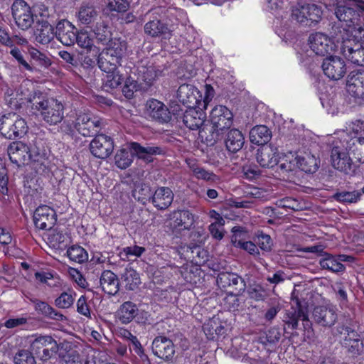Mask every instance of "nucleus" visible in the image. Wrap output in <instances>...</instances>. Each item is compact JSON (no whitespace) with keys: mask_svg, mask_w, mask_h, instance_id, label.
I'll use <instances>...</instances> for the list:
<instances>
[{"mask_svg":"<svg viewBox=\"0 0 364 364\" xmlns=\"http://www.w3.org/2000/svg\"><path fill=\"white\" fill-rule=\"evenodd\" d=\"M338 332L344 336L343 346L353 355H359L363 350V342L358 333L349 326H339Z\"/></svg>","mask_w":364,"mask_h":364,"instance_id":"18","label":"nucleus"},{"mask_svg":"<svg viewBox=\"0 0 364 364\" xmlns=\"http://www.w3.org/2000/svg\"><path fill=\"white\" fill-rule=\"evenodd\" d=\"M335 15L346 28L341 29L338 26L332 27L331 35L334 38L335 32L340 37L345 33H351L358 28H364L359 24L360 17L364 14V1L334 0Z\"/></svg>","mask_w":364,"mask_h":364,"instance_id":"1","label":"nucleus"},{"mask_svg":"<svg viewBox=\"0 0 364 364\" xmlns=\"http://www.w3.org/2000/svg\"><path fill=\"white\" fill-rule=\"evenodd\" d=\"M122 283L127 290L133 291L141 284L139 274L132 268H126L121 275Z\"/></svg>","mask_w":364,"mask_h":364,"instance_id":"40","label":"nucleus"},{"mask_svg":"<svg viewBox=\"0 0 364 364\" xmlns=\"http://www.w3.org/2000/svg\"><path fill=\"white\" fill-rule=\"evenodd\" d=\"M137 82L132 77H129L126 79L122 87V93L127 98H132L134 92L137 90Z\"/></svg>","mask_w":364,"mask_h":364,"instance_id":"54","label":"nucleus"},{"mask_svg":"<svg viewBox=\"0 0 364 364\" xmlns=\"http://www.w3.org/2000/svg\"><path fill=\"white\" fill-rule=\"evenodd\" d=\"M205 118V113L201 109H197L196 107H188L181 117L186 127L192 130L199 129V132L203 129Z\"/></svg>","mask_w":364,"mask_h":364,"instance_id":"24","label":"nucleus"},{"mask_svg":"<svg viewBox=\"0 0 364 364\" xmlns=\"http://www.w3.org/2000/svg\"><path fill=\"white\" fill-rule=\"evenodd\" d=\"M101 125V119L89 113H80L73 123V127L83 136L96 134Z\"/></svg>","mask_w":364,"mask_h":364,"instance_id":"11","label":"nucleus"},{"mask_svg":"<svg viewBox=\"0 0 364 364\" xmlns=\"http://www.w3.org/2000/svg\"><path fill=\"white\" fill-rule=\"evenodd\" d=\"M31 301L34 304L35 310L44 316L59 321H63L67 319L65 316L55 310L47 302L36 299H31Z\"/></svg>","mask_w":364,"mask_h":364,"instance_id":"34","label":"nucleus"},{"mask_svg":"<svg viewBox=\"0 0 364 364\" xmlns=\"http://www.w3.org/2000/svg\"><path fill=\"white\" fill-rule=\"evenodd\" d=\"M312 319L321 326L331 327L337 320V314L333 307L318 306L313 310Z\"/></svg>","mask_w":364,"mask_h":364,"instance_id":"20","label":"nucleus"},{"mask_svg":"<svg viewBox=\"0 0 364 364\" xmlns=\"http://www.w3.org/2000/svg\"><path fill=\"white\" fill-rule=\"evenodd\" d=\"M75 293L71 289L62 292L55 299L54 304L59 309H68L71 307L75 301Z\"/></svg>","mask_w":364,"mask_h":364,"instance_id":"43","label":"nucleus"},{"mask_svg":"<svg viewBox=\"0 0 364 364\" xmlns=\"http://www.w3.org/2000/svg\"><path fill=\"white\" fill-rule=\"evenodd\" d=\"M36 40L41 44L49 43L55 36L54 28L47 21H42L36 31Z\"/></svg>","mask_w":364,"mask_h":364,"instance_id":"39","label":"nucleus"},{"mask_svg":"<svg viewBox=\"0 0 364 364\" xmlns=\"http://www.w3.org/2000/svg\"><path fill=\"white\" fill-rule=\"evenodd\" d=\"M272 138V132L264 125H257L251 129L250 140L257 145H264L268 143Z\"/></svg>","mask_w":364,"mask_h":364,"instance_id":"35","label":"nucleus"},{"mask_svg":"<svg viewBox=\"0 0 364 364\" xmlns=\"http://www.w3.org/2000/svg\"><path fill=\"white\" fill-rule=\"evenodd\" d=\"M232 232L233 234L232 235L231 242L235 247H240L242 245V242L247 241V232L237 227L232 228Z\"/></svg>","mask_w":364,"mask_h":364,"instance_id":"56","label":"nucleus"},{"mask_svg":"<svg viewBox=\"0 0 364 364\" xmlns=\"http://www.w3.org/2000/svg\"><path fill=\"white\" fill-rule=\"evenodd\" d=\"M97 64L100 69L104 73L114 71L122 65L120 62L111 58L103 52H101L99 54Z\"/></svg>","mask_w":364,"mask_h":364,"instance_id":"42","label":"nucleus"},{"mask_svg":"<svg viewBox=\"0 0 364 364\" xmlns=\"http://www.w3.org/2000/svg\"><path fill=\"white\" fill-rule=\"evenodd\" d=\"M145 252L143 247L133 245L123 248L119 252V256L124 261L132 260L133 258L140 257Z\"/></svg>","mask_w":364,"mask_h":364,"instance_id":"46","label":"nucleus"},{"mask_svg":"<svg viewBox=\"0 0 364 364\" xmlns=\"http://www.w3.org/2000/svg\"><path fill=\"white\" fill-rule=\"evenodd\" d=\"M346 149L352 156L353 160L355 159L357 162L364 163V137L352 136L348 132Z\"/></svg>","mask_w":364,"mask_h":364,"instance_id":"28","label":"nucleus"},{"mask_svg":"<svg viewBox=\"0 0 364 364\" xmlns=\"http://www.w3.org/2000/svg\"><path fill=\"white\" fill-rule=\"evenodd\" d=\"M129 4L125 0H109L108 7L111 11L124 12L129 9Z\"/></svg>","mask_w":364,"mask_h":364,"instance_id":"60","label":"nucleus"},{"mask_svg":"<svg viewBox=\"0 0 364 364\" xmlns=\"http://www.w3.org/2000/svg\"><path fill=\"white\" fill-rule=\"evenodd\" d=\"M30 349L41 360H48L58 351V345L50 336H41L31 341Z\"/></svg>","mask_w":364,"mask_h":364,"instance_id":"10","label":"nucleus"},{"mask_svg":"<svg viewBox=\"0 0 364 364\" xmlns=\"http://www.w3.org/2000/svg\"><path fill=\"white\" fill-rule=\"evenodd\" d=\"M248 294L251 299L256 301H262L266 297L264 289L259 284L251 285L248 290Z\"/></svg>","mask_w":364,"mask_h":364,"instance_id":"55","label":"nucleus"},{"mask_svg":"<svg viewBox=\"0 0 364 364\" xmlns=\"http://www.w3.org/2000/svg\"><path fill=\"white\" fill-rule=\"evenodd\" d=\"M257 161L264 168H272L278 163L277 156L273 147L262 146L257 153Z\"/></svg>","mask_w":364,"mask_h":364,"instance_id":"32","label":"nucleus"},{"mask_svg":"<svg viewBox=\"0 0 364 364\" xmlns=\"http://www.w3.org/2000/svg\"><path fill=\"white\" fill-rule=\"evenodd\" d=\"M173 199L172 191L168 187H161L153 195L152 203L158 209L164 210L171 204Z\"/></svg>","mask_w":364,"mask_h":364,"instance_id":"33","label":"nucleus"},{"mask_svg":"<svg viewBox=\"0 0 364 364\" xmlns=\"http://www.w3.org/2000/svg\"><path fill=\"white\" fill-rule=\"evenodd\" d=\"M279 168L281 170L285 172L292 171H294L296 168H299L297 156L295 157L287 156L284 158L279 164Z\"/></svg>","mask_w":364,"mask_h":364,"instance_id":"58","label":"nucleus"},{"mask_svg":"<svg viewBox=\"0 0 364 364\" xmlns=\"http://www.w3.org/2000/svg\"><path fill=\"white\" fill-rule=\"evenodd\" d=\"M106 76L105 78L104 87L105 88L114 89L118 87L122 82L124 77L119 73L118 69L109 73H105Z\"/></svg>","mask_w":364,"mask_h":364,"instance_id":"49","label":"nucleus"},{"mask_svg":"<svg viewBox=\"0 0 364 364\" xmlns=\"http://www.w3.org/2000/svg\"><path fill=\"white\" fill-rule=\"evenodd\" d=\"M99 16L98 11L92 5H82L78 12V20L82 24H90L97 20Z\"/></svg>","mask_w":364,"mask_h":364,"instance_id":"41","label":"nucleus"},{"mask_svg":"<svg viewBox=\"0 0 364 364\" xmlns=\"http://www.w3.org/2000/svg\"><path fill=\"white\" fill-rule=\"evenodd\" d=\"M233 115L230 109L223 105L215 106L210 115V126L205 125L200 131V135L206 141L215 143L219 140L223 132L230 128Z\"/></svg>","mask_w":364,"mask_h":364,"instance_id":"3","label":"nucleus"},{"mask_svg":"<svg viewBox=\"0 0 364 364\" xmlns=\"http://www.w3.org/2000/svg\"><path fill=\"white\" fill-rule=\"evenodd\" d=\"M186 164L194 177L207 181L215 182L218 180V176L212 171H207L199 165L194 159H186Z\"/></svg>","mask_w":364,"mask_h":364,"instance_id":"36","label":"nucleus"},{"mask_svg":"<svg viewBox=\"0 0 364 364\" xmlns=\"http://www.w3.org/2000/svg\"><path fill=\"white\" fill-rule=\"evenodd\" d=\"M139 77L147 85H151L156 77V71L152 66H141L138 68Z\"/></svg>","mask_w":364,"mask_h":364,"instance_id":"51","label":"nucleus"},{"mask_svg":"<svg viewBox=\"0 0 364 364\" xmlns=\"http://www.w3.org/2000/svg\"><path fill=\"white\" fill-rule=\"evenodd\" d=\"M100 282L102 290L109 295H115L119 289L117 276L110 270L102 272Z\"/></svg>","mask_w":364,"mask_h":364,"instance_id":"29","label":"nucleus"},{"mask_svg":"<svg viewBox=\"0 0 364 364\" xmlns=\"http://www.w3.org/2000/svg\"><path fill=\"white\" fill-rule=\"evenodd\" d=\"M242 172L246 178L252 180L260 175L259 170L255 166H245L242 168Z\"/></svg>","mask_w":364,"mask_h":364,"instance_id":"64","label":"nucleus"},{"mask_svg":"<svg viewBox=\"0 0 364 364\" xmlns=\"http://www.w3.org/2000/svg\"><path fill=\"white\" fill-rule=\"evenodd\" d=\"M152 351L158 358L169 360L175 354L173 341L164 336H158L152 342Z\"/></svg>","mask_w":364,"mask_h":364,"instance_id":"21","label":"nucleus"},{"mask_svg":"<svg viewBox=\"0 0 364 364\" xmlns=\"http://www.w3.org/2000/svg\"><path fill=\"white\" fill-rule=\"evenodd\" d=\"M167 27L159 20H153L147 22L144 26V31L148 35L156 37L166 32Z\"/></svg>","mask_w":364,"mask_h":364,"instance_id":"47","label":"nucleus"},{"mask_svg":"<svg viewBox=\"0 0 364 364\" xmlns=\"http://www.w3.org/2000/svg\"><path fill=\"white\" fill-rule=\"evenodd\" d=\"M32 351L27 350H19L14 356L15 364H36V360Z\"/></svg>","mask_w":364,"mask_h":364,"instance_id":"53","label":"nucleus"},{"mask_svg":"<svg viewBox=\"0 0 364 364\" xmlns=\"http://www.w3.org/2000/svg\"><path fill=\"white\" fill-rule=\"evenodd\" d=\"M55 34L56 38L65 46H70L75 43L77 33L68 21L63 20L58 23Z\"/></svg>","mask_w":364,"mask_h":364,"instance_id":"25","label":"nucleus"},{"mask_svg":"<svg viewBox=\"0 0 364 364\" xmlns=\"http://www.w3.org/2000/svg\"><path fill=\"white\" fill-rule=\"evenodd\" d=\"M75 42L80 48L87 50H90L94 45L91 35L87 31L83 30L77 33Z\"/></svg>","mask_w":364,"mask_h":364,"instance_id":"50","label":"nucleus"},{"mask_svg":"<svg viewBox=\"0 0 364 364\" xmlns=\"http://www.w3.org/2000/svg\"><path fill=\"white\" fill-rule=\"evenodd\" d=\"M162 152L161 149L159 146H142L139 143L132 142L129 144V149L123 148L116 153L114 161L118 168L125 169L132 163L134 155L139 159L151 161L153 155L161 154Z\"/></svg>","mask_w":364,"mask_h":364,"instance_id":"4","label":"nucleus"},{"mask_svg":"<svg viewBox=\"0 0 364 364\" xmlns=\"http://www.w3.org/2000/svg\"><path fill=\"white\" fill-rule=\"evenodd\" d=\"M8 154L11 162L17 166L38 161L37 156L31 154L29 147L21 141L11 143L8 148Z\"/></svg>","mask_w":364,"mask_h":364,"instance_id":"13","label":"nucleus"},{"mask_svg":"<svg viewBox=\"0 0 364 364\" xmlns=\"http://www.w3.org/2000/svg\"><path fill=\"white\" fill-rule=\"evenodd\" d=\"M28 128L26 121L16 113H9L0 119V132L6 139L21 137Z\"/></svg>","mask_w":364,"mask_h":364,"instance_id":"7","label":"nucleus"},{"mask_svg":"<svg viewBox=\"0 0 364 364\" xmlns=\"http://www.w3.org/2000/svg\"><path fill=\"white\" fill-rule=\"evenodd\" d=\"M321 6L314 4L298 3L291 9V17L296 22L307 26L318 23L322 18Z\"/></svg>","mask_w":364,"mask_h":364,"instance_id":"8","label":"nucleus"},{"mask_svg":"<svg viewBox=\"0 0 364 364\" xmlns=\"http://www.w3.org/2000/svg\"><path fill=\"white\" fill-rule=\"evenodd\" d=\"M347 90L355 97H364V71L350 73L347 81Z\"/></svg>","mask_w":364,"mask_h":364,"instance_id":"27","label":"nucleus"},{"mask_svg":"<svg viewBox=\"0 0 364 364\" xmlns=\"http://www.w3.org/2000/svg\"><path fill=\"white\" fill-rule=\"evenodd\" d=\"M299 320L302 321L303 326L305 330L311 328V321L309 319L308 315L294 291L291 294V306L289 309L287 310L284 321L285 324L287 325L288 328L294 330L298 328Z\"/></svg>","mask_w":364,"mask_h":364,"instance_id":"9","label":"nucleus"},{"mask_svg":"<svg viewBox=\"0 0 364 364\" xmlns=\"http://www.w3.org/2000/svg\"><path fill=\"white\" fill-rule=\"evenodd\" d=\"M179 102L187 107H196L200 103L202 95L200 91L193 85L183 84L180 85L176 92Z\"/></svg>","mask_w":364,"mask_h":364,"instance_id":"19","label":"nucleus"},{"mask_svg":"<svg viewBox=\"0 0 364 364\" xmlns=\"http://www.w3.org/2000/svg\"><path fill=\"white\" fill-rule=\"evenodd\" d=\"M77 311L84 316L90 318L91 311L85 296H81L77 301Z\"/></svg>","mask_w":364,"mask_h":364,"instance_id":"59","label":"nucleus"},{"mask_svg":"<svg viewBox=\"0 0 364 364\" xmlns=\"http://www.w3.org/2000/svg\"><path fill=\"white\" fill-rule=\"evenodd\" d=\"M321 67L324 74L333 80L341 79L346 73V63L339 56L330 55L326 58Z\"/></svg>","mask_w":364,"mask_h":364,"instance_id":"14","label":"nucleus"},{"mask_svg":"<svg viewBox=\"0 0 364 364\" xmlns=\"http://www.w3.org/2000/svg\"><path fill=\"white\" fill-rule=\"evenodd\" d=\"M259 247L264 251H269L271 250L272 242L269 235L266 234H261L257 236V241Z\"/></svg>","mask_w":364,"mask_h":364,"instance_id":"63","label":"nucleus"},{"mask_svg":"<svg viewBox=\"0 0 364 364\" xmlns=\"http://www.w3.org/2000/svg\"><path fill=\"white\" fill-rule=\"evenodd\" d=\"M225 143L229 151L235 153L242 148L245 138L240 131L232 129L228 133Z\"/></svg>","mask_w":364,"mask_h":364,"instance_id":"37","label":"nucleus"},{"mask_svg":"<svg viewBox=\"0 0 364 364\" xmlns=\"http://www.w3.org/2000/svg\"><path fill=\"white\" fill-rule=\"evenodd\" d=\"M309 45L311 49L319 55H325L333 50V43L325 34L316 33L309 36Z\"/></svg>","mask_w":364,"mask_h":364,"instance_id":"23","label":"nucleus"},{"mask_svg":"<svg viewBox=\"0 0 364 364\" xmlns=\"http://www.w3.org/2000/svg\"><path fill=\"white\" fill-rule=\"evenodd\" d=\"M122 336L129 340L132 345L133 350L137 355H141L143 353L141 345L137 338L134 336L129 331L123 330L122 332Z\"/></svg>","mask_w":364,"mask_h":364,"instance_id":"57","label":"nucleus"},{"mask_svg":"<svg viewBox=\"0 0 364 364\" xmlns=\"http://www.w3.org/2000/svg\"><path fill=\"white\" fill-rule=\"evenodd\" d=\"M193 223V215L188 210L173 211L169 215L168 225L173 230H189Z\"/></svg>","mask_w":364,"mask_h":364,"instance_id":"22","label":"nucleus"},{"mask_svg":"<svg viewBox=\"0 0 364 364\" xmlns=\"http://www.w3.org/2000/svg\"><path fill=\"white\" fill-rule=\"evenodd\" d=\"M335 40L341 43V52L351 63L364 66V28H358L340 37L335 32Z\"/></svg>","mask_w":364,"mask_h":364,"instance_id":"2","label":"nucleus"},{"mask_svg":"<svg viewBox=\"0 0 364 364\" xmlns=\"http://www.w3.org/2000/svg\"><path fill=\"white\" fill-rule=\"evenodd\" d=\"M106 44V48L124 56L127 51V42L125 41L120 38H111Z\"/></svg>","mask_w":364,"mask_h":364,"instance_id":"52","label":"nucleus"},{"mask_svg":"<svg viewBox=\"0 0 364 364\" xmlns=\"http://www.w3.org/2000/svg\"><path fill=\"white\" fill-rule=\"evenodd\" d=\"M139 313L137 306L132 301L124 302L117 311V318L122 324L131 323Z\"/></svg>","mask_w":364,"mask_h":364,"instance_id":"31","label":"nucleus"},{"mask_svg":"<svg viewBox=\"0 0 364 364\" xmlns=\"http://www.w3.org/2000/svg\"><path fill=\"white\" fill-rule=\"evenodd\" d=\"M149 116L159 122H168L171 119V112L161 102L152 99L147 102Z\"/></svg>","mask_w":364,"mask_h":364,"instance_id":"26","label":"nucleus"},{"mask_svg":"<svg viewBox=\"0 0 364 364\" xmlns=\"http://www.w3.org/2000/svg\"><path fill=\"white\" fill-rule=\"evenodd\" d=\"M32 103L33 107L41 112L43 119L50 125H55L64 118V106L55 99L33 97Z\"/></svg>","mask_w":364,"mask_h":364,"instance_id":"6","label":"nucleus"},{"mask_svg":"<svg viewBox=\"0 0 364 364\" xmlns=\"http://www.w3.org/2000/svg\"><path fill=\"white\" fill-rule=\"evenodd\" d=\"M296 156L299 168L301 171L306 173H313L318 170L319 160L310 151L301 152Z\"/></svg>","mask_w":364,"mask_h":364,"instance_id":"30","label":"nucleus"},{"mask_svg":"<svg viewBox=\"0 0 364 364\" xmlns=\"http://www.w3.org/2000/svg\"><path fill=\"white\" fill-rule=\"evenodd\" d=\"M11 50H10V54L13 58L16 59L18 63L22 65L25 69L28 70H31V67L29 64L25 60L23 55L21 51L17 47H11Z\"/></svg>","mask_w":364,"mask_h":364,"instance_id":"62","label":"nucleus"},{"mask_svg":"<svg viewBox=\"0 0 364 364\" xmlns=\"http://www.w3.org/2000/svg\"><path fill=\"white\" fill-rule=\"evenodd\" d=\"M362 196L358 191L338 192L333 195L336 200L341 203H357Z\"/></svg>","mask_w":364,"mask_h":364,"instance_id":"48","label":"nucleus"},{"mask_svg":"<svg viewBox=\"0 0 364 364\" xmlns=\"http://www.w3.org/2000/svg\"><path fill=\"white\" fill-rule=\"evenodd\" d=\"M322 257L319 260V264L323 269H327L333 273L343 272L345 270V266L339 262L336 256L332 255L327 252L322 255Z\"/></svg>","mask_w":364,"mask_h":364,"instance_id":"38","label":"nucleus"},{"mask_svg":"<svg viewBox=\"0 0 364 364\" xmlns=\"http://www.w3.org/2000/svg\"><path fill=\"white\" fill-rule=\"evenodd\" d=\"M216 327L217 319L215 318L210 319L204 323L203 329L208 339L212 340L215 338Z\"/></svg>","mask_w":364,"mask_h":364,"instance_id":"61","label":"nucleus"},{"mask_svg":"<svg viewBox=\"0 0 364 364\" xmlns=\"http://www.w3.org/2000/svg\"><path fill=\"white\" fill-rule=\"evenodd\" d=\"M113 149L112 139L105 134L97 135L90 144L92 154L102 159L107 158L112 153Z\"/></svg>","mask_w":364,"mask_h":364,"instance_id":"16","label":"nucleus"},{"mask_svg":"<svg viewBox=\"0 0 364 364\" xmlns=\"http://www.w3.org/2000/svg\"><path fill=\"white\" fill-rule=\"evenodd\" d=\"M67 255L70 260L83 263L88 259V254L86 250L79 245H73L67 250Z\"/></svg>","mask_w":364,"mask_h":364,"instance_id":"45","label":"nucleus"},{"mask_svg":"<svg viewBox=\"0 0 364 364\" xmlns=\"http://www.w3.org/2000/svg\"><path fill=\"white\" fill-rule=\"evenodd\" d=\"M93 32L97 42L103 45L111 39L112 33L109 30L108 26L104 21L97 22L93 29Z\"/></svg>","mask_w":364,"mask_h":364,"instance_id":"44","label":"nucleus"},{"mask_svg":"<svg viewBox=\"0 0 364 364\" xmlns=\"http://www.w3.org/2000/svg\"><path fill=\"white\" fill-rule=\"evenodd\" d=\"M33 221L39 230H51L57 221L56 213L48 205H41L34 212Z\"/></svg>","mask_w":364,"mask_h":364,"instance_id":"15","label":"nucleus"},{"mask_svg":"<svg viewBox=\"0 0 364 364\" xmlns=\"http://www.w3.org/2000/svg\"><path fill=\"white\" fill-rule=\"evenodd\" d=\"M11 11L16 24L21 29L27 30L33 23V15L25 1H16L11 6Z\"/></svg>","mask_w":364,"mask_h":364,"instance_id":"12","label":"nucleus"},{"mask_svg":"<svg viewBox=\"0 0 364 364\" xmlns=\"http://www.w3.org/2000/svg\"><path fill=\"white\" fill-rule=\"evenodd\" d=\"M218 284L224 289L229 288L230 293L235 295L241 294L245 289L246 284L242 277L230 272L220 273L217 278Z\"/></svg>","mask_w":364,"mask_h":364,"instance_id":"17","label":"nucleus"},{"mask_svg":"<svg viewBox=\"0 0 364 364\" xmlns=\"http://www.w3.org/2000/svg\"><path fill=\"white\" fill-rule=\"evenodd\" d=\"M335 135L331 141V164L336 169L348 173L351 171L353 166V159L346 149L348 132L339 131L335 133Z\"/></svg>","mask_w":364,"mask_h":364,"instance_id":"5","label":"nucleus"}]
</instances>
